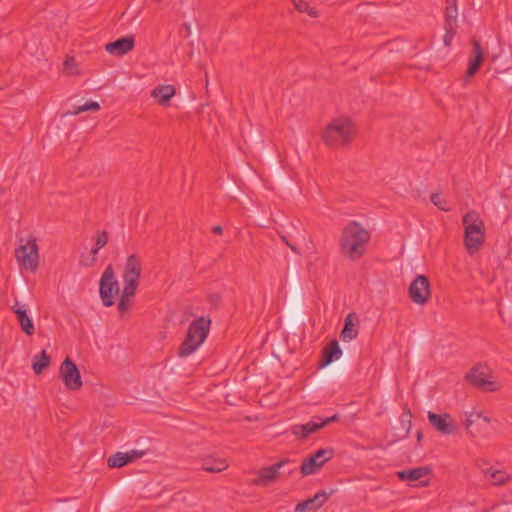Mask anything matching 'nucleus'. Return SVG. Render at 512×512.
<instances>
[{"instance_id":"4be33fe9","label":"nucleus","mask_w":512,"mask_h":512,"mask_svg":"<svg viewBox=\"0 0 512 512\" xmlns=\"http://www.w3.org/2000/svg\"><path fill=\"white\" fill-rule=\"evenodd\" d=\"M359 324L357 315L355 313H349L344 321V327L340 333V337L343 341H350L355 339L358 335L357 325Z\"/></svg>"},{"instance_id":"49530a36","label":"nucleus","mask_w":512,"mask_h":512,"mask_svg":"<svg viewBox=\"0 0 512 512\" xmlns=\"http://www.w3.org/2000/svg\"><path fill=\"white\" fill-rule=\"evenodd\" d=\"M65 64H66V65H67V64H68V65H71V62H69V59H67V60L65 61Z\"/></svg>"},{"instance_id":"37998d69","label":"nucleus","mask_w":512,"mask_h":512,"mask_svg":"<svg viewBox=\"0 0 512 512\" xmlns=\"http://www.w3.org/2000/svg\"><path fill=\"white\" fill-rule=\"evenodd\" d=\"M306 13H308L311 17H314V18L318 17V11L315 10L314 8H311L310 6L308 8V11H306Z\"/></svg>"},{"instance_id":"f704fd0d","label":"nucleus","mask_w":512,"mask_h":512,"mask_svg":"<svg viewBox=\"0 0 512 512\" xmlns=\"http://www.w3.org/2000/svg\"><path fill=\"white\" fill-rule=\"evenodd\" d=\"M108 242V233L106 231H101L97 234L95 246L97 248H103Z\"/></svg>"},{"instance_id":"2f4dec72","label":"nucleus","mask_w":512,"mask_h":512,"mask_svg":"<svg viewBox=\"0 0 512 512\" xmlns=\"http://www.w3.org/2000/svg\"><path fill=\"white\" fill-rule=\"evenodd\" d=\"M99 109H100V105L98 102L89 101V102L85 103L84 105L77 107L74 111L67 112L64 115H74L75 116V115H79L82 112L98 111Z\"/></svg>"},{"instance_id":"a18cd8bd","label":"nucleus","mask_w":512,"mask_h":512,"mask_svg":"<svg viewBox=\"0 0 512 512\" xmlns=\"http://www.w3.org/2000/svg\"><path fill=\"white\" fill-rule=\"evenodd\" d=\"M416 437H417V441L420 442L422 440V437H423L422 431H420V430L417 431Z\"/></svg>"},{"instance_id":"c85d7f7f","label":"nucleus","mask_w":512,"mask_h":512,"mask_svg":"<svg viewBox=\"0 0 512 512\" xmlns=\"http://www.w3.org/2000/svg\"><path fill=\"white\" fill-rule=\"evenodd\" d=\"M50 362V355H48L45 350H42L38 355L33 357L32 368L36 374H40L50 365Z\"/></svg>"},{"instance_id":"f03ea898","label":"nucleus","mask_w":512,"mask_h":512,"mask_svg":"<svg viewBox=\"0 0 512 512\" xmlns=\"http://www.w3.org/2000/svg\"><path fill=\"white\" fill-rule=\"evenodd\" d=\"M211 319L198 317L188 327L186 337L178 349L179 357H186L195 352L206 340L210 331Z\"/></svg>"},{"instance_id":"f3484780","label":"nucleus","mask_w":512,"mask_h":512,"mask_svg":"<svg viewBox=\"0 0 512 512\" xmlns=\"http://www.w3.org/2000/svg\"><path fill=\"white\" fill-rule=\"evenodd\" d=\"M342 355V350L337 340H332L322 351V357L319 367L324 368L329 366L333 361L339 359Z\"/></svg>"},{"instance_id":"bb28decb","label":"nucleus","mask_w":512,"mask_h":512,"mask_svg":"<svg viewBox=\"0 0 512 512\" xmlns=\"http://www.w3.org/2000/svg\"><path fill=\"white\" fill-rule=\"evenodd\" d=\"M470 236L471 237H469V234H465L464 244H465V247H466L468 253L470 255H473L483 245V243H484V234H479V236H477V235H470Z\"/></svg>"},{"instance_id":"7ed1b4c3","label":"nucleus","mask_w":512,"mask_h":512,"mask_svg":"<svg viewBox=\"0 0 512 512\" xmlns=\"http://www.w3.org/2000/svg\"><path fill=\"white\" fill-rule=\"evenodd\" d=\"M355 133V126L350 119L338 118L328 124L322 134V139L327 146L339 148L350 143Z\"/></svg>"},{"instance_id":"5701e85b","label":"nucleus","mask_w":512,"mask_h":512,"mask_svg":"<svg viewBox=\"0 0 512 512\" xmlns=\"http://www.w3.org/2000/svg\"><path fill=\"white\" fill-rule=\"evenodd\" d=\"M175 93L176 89L172 85H158L151 91V96L156 99L159 105L167 106Z\"/></svg>"},{"instance_id":"a211bd4d","label":"nucleus","mask_w":512,"mask_h":512,"mask_svg":"<svg viewBox=\"0 0 512 512\" xmlns=\"http://www.w3.org/2000/svg\"><path fill=\"white\" fill-rule=\"evenodd\" d=\"M12 310L16 314L17 320L24 333L28 336L33 335L35 332V327L32 320L27 315L25 305L21 306L19 305L18 302H16L15 305L12 307Z\"/></svg>"},{"instance_id":"dca6fc26","label":"nucleus","mask_w":512,"mask_h":512,"mask_svg":"<svg viewBox=\"0 0 512 512\" xmlns=\"http://www.w3.org/2000/svg\"><path fill=\"white\" fill-rule=\"evenodd\" d=\"M462 221L465 226V234L479 236V234L485 233L484 222L475 211L466 213Z\"/></svg>"},{"instance_id":"a878e982","label":"nucleus","mask_w":512,"mask_h":512,"mask_svg":"<svg viewBox=\"0 0 512 512\" xmlns=\"http://www.w3.org/2000/svg\"><path fill=\"white\" fill-rule=\"evenodd\" d=\"M458 8L456 0H446V9H445V24L444 26H453L458 27Z\"/></svg>"},{"instance_id":"412c9836","label":"nucleus","mask_w":512,"mask_h":512,"mask_svg":"<svg viewBox=\"0 0 512 512\" xmlns=\"http://www.w3.org/2000/svg\"><path fill=\"white\" fill-rule=\"evenodd\" d=\"M474 58L470 59L467 76L473 77L482 65L484 52L478 39H472Z\"/></svg>"},{"instance_id":"1a4fd4ad","label":"nucleus","mask_w":512,"mask_h":512,"mask_svg":"<svg viewBox=\"0 0 512 512\" xmlns=\"http://www.w3.org/2000/svg\"><path fill=\"white\" fill-rule=\"evenodd\" d=\"M464 425L473 437L487 438L489 436L490 419L480 412L466 413Z\"/></svg>"},{"instance_id":"e433bc0d","label":"nucleus","mask_w":512,"mask_h":512,"mask_svg":"<svg viewBox=\"0 0 512 512\" xmlns=\"http://www.w3.org/2000/svg\"><path fill=\"white\" fill-rule=\"evenodd\" d=\"M292 1H293V4H294L295 8L299 12L303 13V12L308 11L309 4L306 1H304V0H298V1L297 0H292Z\"/></svg>"},{"instance_id":"0eeeda50","label":"nucleus","mask_w":512,"mask_h":512,"mask_svg":"<svg viewBox=\"0 0 512 512\" xmlns=\"http://www.w3.org/2000/svg\"><path fill=\"white\" fill-rule=\"evenodd\" d=\"M334 456L333 448H322L313 455L305 458L301 464L300 472L303 476L315 474L326 462Z\"/></svg>"},{"instance_id":"aec40b11","label":"nucleus","mask_w":512,"mask_h":512,"mask_svg":"<svg viewBox=\"0 0 512 512\" xmlns=\"http://www.w3.org/2000/svg\"><path fill=\"white\" fill-rule=\"evenodd\" d=\"M467 380L477 388L493 391V383L488 381L486 374L478 367H473L467 374Z\"/></svg>"},{"instance_id":"f8f14e48","label":"nucleus","mask_w":512,"mask_h":512,"mask_svg":"<svg viewBox=\"0 0 512 512\" xmlns=\"http://www.w3.org/2000/svg\"><path fill=\"white\" fill-rule=\"evenodd\" d=\"M427 417L431 426L439 433L452 435L457 432V425L450 414H436L429 411Z\"/></svg>"},{"instance_id":"cd10ccee","label":"nucleus","mask_w":512,"mask_h":512,"mask_svg":"<svg viewBox=\"0 0 512 512\" xmlns=\"http://www.w3.org/2000/svg\"><path fill=\"white\" fill-rule=\"evenodd\" d=\"M411 419L412 414L410 410L407 407H405L403 413L399 418L400 428H395V430H400V433L398 434L399 437L405 438L408 436L411 429Z\"/></svg>"},{"instance_id":"9d476101","label":"nucleus","mask_w":512,"mask_h":512,"mask_svg":"<svg viewBox=\"0 0 512 512\" xmlns=\"http://www.w3.org/2000/svg\"><path fill=\"white\" fill-rule=\"evenodd\" d=\"M59 374L68 390L77 391L82 387L80 371L69 357L61 363Z\"/></svg>"},{"instance_id":"393cba45","label":"nucleus","mask_w":512,"mask_h":512,"mask_svg":"<svg viewBox=\"0 0 512 512\" xmlns=\"http://www.w3.org/2000/svg\"><path fill=\"white\" fill-rule=\"evenodd\" d=\"M228 463L223 458H215L213 456H208L202 461L203 470L211 473H219L228 468Z\"/></svg>"},{"instance_id":"c03bdc74","label":"nucleus","mask_w":512,"mask_h":512,"mask_svg":"<svg viewBox=\"0 0 512 512\" xmlns=\"http://www.w3.org/2000/svg\"><path fill=\"white\" fill-rule=\"evenodd\" d=\"M212 231H213L214 233H216V234H222V232H223V228H222L221 226L217 225V226H214V227L212 228Z\"/></svg>"},{"instance_id":"79ce46f5","label":"nucleus","mask_w":512,"mask_h":512,"mask_svg":"<svg viewBox=\"0 0 512 512\" xmlns=\"http://www.w3.org/2000/svg\"><path fill=\"white\" fill-rule=\"evenodd\" d=\"M100 248H97L96 246L91 250L90 255L91 258H94V261H97V254Z\"/></svg>"},{"instance_id":"b1692460","label":"nucleus","mask_w":512,"mask_h":512,"mask_svg":"<svg viewBox=\"0 0 512 512\" xmlns=\"http://www.w3.org/2000/svg\"><path fill=\"white\" fill-rule=\"evenodd\" d=\"M487 481L494 486H499L507 483L510 476L503 470H494L492 467H481Z\"/></svg>"},{"instance_id":"423d86ee","label":"nucleus","mask_w":512,"mask_h":512,"mask_svg":"<svg viewBox=\"0 0 512 512\" xmlns=\"http://www.w3.org/2000/svg\"><path fill=\"white\" fill-rule=\"evenodd\" d=\"M99 293L104 306L110 307L114 304L113 298L119 293V284L115 278L112 264L106 267L101 276Z\"/></svg>"},{"instance_id":"473e14b6","label":"nucleus","mask_w":512,"mask_h":512,"mask_svg":"<svg viewBox=\"0 0 512 512\" xmlns=\"http://www.w3.org/2000/svg\"><path fill=\"white\" fill-rule=\"evenodd\" d=\"M430 200L440 210L445 212L450 211V207L447 206V201L439 193H432Z\"/></svg>"},{"instance_id":"09e8293b","label":"nucleus","mask_w":512,"mask_h":512,"mask_svg":"<svg viewBox=\"0 0 512 512\" xmlns=\"http://www.w3.org/2000/svg\"><path fill=\"white\" fill-rule=\"evenodd\" d=\"M290 467H291V466H287V467H285V470H287V471H288V469H289Z\"/></svg>"},{"instance_id":"f257e3e1","label":"nucleus","mask_w":512,"mask_h":512,"mask_svg":"<svg viewBox=\"0 0 512 512\" xmlns=\"http://www.w3.org/2000/svg\"><path fill=\"white\" fill-rule=\"evenodd\" d=\"M370 233L358 222H349L340 237L341 252L350 260H359L366 252Z\"/></svg>"},{"instance_id":"6e6552de","label":"nucleus","mask_w":512,"mask_h":512,"mask_svg":"<svg viewBox=\"0 0 512 512\" xmlns=\"http://www.w3.org/2000/svg\"><path fill=\"white\" fill-rule=\"evenodd\" d=\"M408 294L413 303L425 305L431 298V288L428 277L425 275H417L410 283Z\"/></svg>"},{"instance_id":"4c0bfd02","label":"nucleus","mask_w":512,"mask_h":512,"mask_svg":"<svg viewBox=\"0 0 512 512\" xmlns=\"http://www.w3.org/2000/svg\"><path fill=\"white\" fill-rule=\"evenodd\" d=\"M126 453L128 454V457L131 458V462H133V461L141 458L142 456H144L145 451L133 449Z\"/></svg>"},{"instance_id":"72a5a7b5","label":"nucleus","mask_w":512,"mask_h":512,"mask_svg":"<svg viewBox=\"0 0 512 512\" xmlns=\"http://www.w3.org/2000/svg\"><path fill=\"white\" fill-rule=\"evenodd\" d=\"M457 28L458 27H453V26H444V29H445V35L443 37V42L445 44V46H450L451 45V42L457 32Z\"/></svg>"},{"instance_id":"20e7f679","label":"nucleus","mask_w":512,"mask_h":512,"mask_svg":"<svg viewBox=\"0 0 512 512\" xmlns=\"http://www.w3.org/2000/svg\"><path fill=\"white\" fill-rule=\"evenodd\" d=\"M20 245L15 249V258L22 269L35 272L39 267V253L36 238L30 236L26 243H23V238L20 240Z\"/></svg>"},{"instance_id":"39448f33","label":"nucleus","mask_w":512,"mask_h":512,"mask_svg":"<svg viewBox=\"0 0 512 512\" xmlns=\"http://www.w3.org/2000/svg\"><path fill=\"white\" fill-rule=\"evenodd\" d=\"M296 462L290 459H284L272 466L263 467L257 472V477L252 480V483L256 486H268L276 481L280 474V469L286 466H293L288 469L287 475H291L296 471Z\"/></svg>"},{"instance_id":"9b49d317","label":"nucleus","mask_w":512,"mask_h":512,"mask_svg":"<svg viewBox=\"0 0 512 512\" xmlns=\"http://www.w3.org/2000/svg\"><path fill=\"white\" fill-rule=\"evenodd\" d=\"M142 264L140 258L136 254L130 255L125 263L123 272L124 287L136 289L138 287V279L141 276Z\"/></svg>"},{"instance_id":"ea45409f","label":"nucleus","mask_w":512,"mask_h":512,"mask_svg":"<svg viewBox=\"0 0 512 512\" xmlns=\"http://www.w3.org/2000/svg\"><path fill=\"white\" fill-rule=\"evenodd\" d=\"M56 512H79L77 507L72 504L61 505Z\"/></svg>"},{"instance_id":"2eb2a0df","label":"nucleus","mask_w":512,"mask_h":512,"mask_svg":"<svg viewBox=\"0 0 512 512\" xmlns=\"http://www.w3.org/2000/svg\"><path fill=\"white\" fill-rule=\"evenodd\" d=\"M328 498L329 495L325 491H320L312 498L299 502L295 507V512L316 511L327 502Z\"/></svg>"},{"instance_id":"7c9ffc66","label":"nucleus","mask_w":512,"mask_h":512,"mask_svg":"<svg viewBox=\"0 0 512 512\" xmlns=\"http://www.w3.org/2000/svg\"><path fill=\"white\" fill-rule=\"evenodd\" d=\"M135 292L136 289H129L128 287H123V292L118 303V310L121 314L131 307L130 298L135 295Z\"/></svg>"},{"instance_id":"c9c22d12","label":"nucleus","mask_w":512,"mask_h":512,"mask_svg":"<svg viewBox=\"0 0 512 512\" xmlns=\"http://www.w3.org/2000/svg\"><path fill=\"white\" fill-rule=\"evenodd\" d=\"M317 420H318L319 424L321 425V429H322L323 427H325L326 425H328L330 423L337 422L339 420V416L337 414H334L333 416L328 417L326 419H322L321 417L317 416Z\"/></svg>"},{"instance_id":"a19ab883","label":"nucleus","mask_w":512,"mask_h":512,"mask_svg":"<svg viewBox=\"0 0 512 512\" xmlns=\"http://www.w3.org/2000/svg\"><path fill=\"white\" fill-rule=\"evenodd\" d=\"M281 238L292 249V251L299 253L297 247L292 245L291 243H289V241L287 240V238L285 236H282Z\"/></svg>"},{"instance_id":"de8ad7c7","label":"nucleus","mask_w":512,"mask_h":512,"mask_svg":"<svg viewBox=\"0 0 512 512\" xmlns=\"http://www.w3.org/2000/svg\"><path fill=\"white\" fill-rule=\"evenodd\" d=\"M65 64H66V65H67V64H68V65H71V62H69V59H67V60L65 61Z\"/></svg>"},{"instance_id":"6ab92c4d","label":"nucleus","mask_w":512,"mask_h":512,"mask_svg":"<svg viewBox=\"0 0 512 512\" xmlns=\"http://www.w3.org/2000/svg\"><path fill=\"white\" fill-rule=\"evenodd\" d=\"M321 429V425L317 420V416L305 424H295L291 427V433L298 439H305L308 435Z\"/></svg>"},{"instance_id":"58836bf2","label":"nucleus","mask_w":512,"mask_h":512,"mask_svg":"<svg viewBox=\"0 0 512 512\" xmlns=\"http://www.w3.org/2000/svg\"><path fill=\"white\" fill-rule=\"evenodd\" d=\"M96 261H94V258H91V256H85L82 255L80 258V264L85 267H92Z\"/></svg>"},{"instance_id":"c756f323","label":"nucleus","mask_w":512,"mask_h":512,"mask_svg":"<svg viewBox=\"0 0 512 512\" xmlns=\"http://www.w3.org/2000/svg\"><path fill=\"white\" fill-rule=\"evenodd\" d=\"M107 463L110 468H121L131 463V458L126 452H116L108 458Z\"/></svg>"},{"instance_id":"ddd939ff","label":"nucleus","mask_w":512,"mask_h":512,"mask_svg":"<svg viewBox=\"0 0 512 512\" xmlns=\"http://www.w3.org/2000/svg\"><path fill=\"white\" fill-rule=\"evenodd\" d=\"M431 469L427 466H421L410 470H401L397 472V477L401 481L419 482V486L429 485V476Z\"/></svg>"},{"instance_id":"4468645a","label":"nucleus","mask_w":512,"mask_h":512,"mask_svg":"<svg viewBox=\"0 0 512 512\" xmlns=\"http://www.w3.org/2000/svg\"><path fill=\"white\" fill-rule=\"evenodd\" d=\"M135 46L134 36L121 37L105 46V50L115 56H123L131 51Z\"/></svg>"}]
</instances>
